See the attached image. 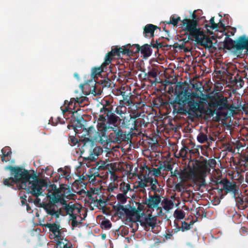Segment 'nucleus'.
Returning a JSON list of instances; mask_svg holds the SVG:
<instances>
[{"label":"nucleus","mask_w":248,"mask_h":248,"mask_svg":"<svg viewBox=\"0 0 248 248\" xmlns=\"http://www.w3.org/2000/svg\"><path fill=\"white\" fill-rule=\"evenodd\" d=\"M96 84L93 86L91 93L94 95H100L102 93L103 89L105 87H110L111 84V80L108 78H104L95 81Z\"/></svg>","instance_id":"obj_17"},{"label":"nucleus","mask_w":248,"mask_h":248,"mask_svg":"<svg viewBox=\"0 0 248 248\" xmlns=\"http://www.w3.org/2000/svg\"><path fill=\"white\" fill-rule=\"evenodd\" d=\"M157 29L160 30V28L155 25L148 24L144 27L143 34L145 37H154L155 31Z\"/></svg>","instance_id":"obj_24"},{"label":"nucleus","mask_w":248,"mask_h":248,"mask_svg":"<svg viewBox=\"0 0 248 248\" xmlns=\"http://www.w3.org/2000/svg\"><path fill=\"white\" fill-rule=\"evenodd\" d=\"M57 193L68 199H71L74 196L69 187L64 184L61 185L59 188H57Z\"/></svg>","instance_id":"obj_22"},{"label":"nucleus","mask_w":248,"mask_h":248,"mask_svg":"<svg viewBox=\"0 0 248 248\" xmlns=\"http://www.w3.org/2000/svg\"><path fill=\"white\" fill-rule=\"evenodd\" d=\"M208 105L211 108H216L218 111L224 110L227 108L228 98L222 94L216 93L210 96Z\"/></svg>","instance_id":"obj_13"},{"label":"nucleus","mask_w":248,"mask_h":248,"mask_svg":"<svg viewBox=\"0 0 248 248\" xmlns=\"http://www.w3.org/2000/svg\"><path fill=\"white\" fill-rule=\"evenodd\" d=\"M188 148L184 146L180 151L179 155L182 158H186L188 153Z\"/></svg>","instance_id":"obj_49"},{"label":"nucleus","mask_w":248,"mask_h":248,"mask_svg":"<svg viewBox=\"0 0 248 248\" xmlns=\"http://www.w3.org/2000/svg\"><path fill=\"white\" fill-rule=\"evenodd\" d=\"M176 218L178 219H182L185 217V213L182 210H176L174 213Z\"/></svg>","instance_id":"obj_47"},{"label":"nucleus","mask_w":248,"mask_h":248,"mask_svg":"<svg viewBox=\"0 0 248 248\" xmlns=\"http://www.w3.org/2000/svg\"><path fill=\"white\" fill-rule=\"evenodd\" d=\"M45 182L43 180L38 179L35 174H33V176L31 179L27 183L26 187L25 188H21V189H25L27 193L31 194L32 196L35 197L33 199L31 197H29L28 201L35 204H38L40 202V199L39 198L40 196H44L43 193V187L45 186Z\"/></svg>","instance_id":"obj_5"},{"label":"nucleus","mask_w":248,"mask_h":248,"mask_svg":"<svg viewBox=\"0 0 248 248\" xmlns=\"http://www.w3.org/2000/svg\"><path fill=\"white\" fill-rule=\"evenodd\" d=\"M217 188L218 195L221 199H223L225 195L228 193L232 194V197L237 199V202L242 205L243 208H246L248 203H245L243 198L239 197L241 192L239 190V186L235 182H230L227 179H223L220 181L216 182Z\"/></svg>","instance_id":"obj_3"},{"label":"nucleus","mask_w":248,"mask_h":248,"mask_svg":"<svg viewBox=\"0 0 248 248\" xmlns=\"http://www.w3.org/2000/svg\"><path fill=\"white\" fill-rule=\"evenodd\" d=\"M175 93L176 96L174 99L170 102V104L173 108L172 113L173 115L178 114V109L179 107H185L193 96L192 93H191L186 90L178 92L176 91Z\"/></svg>","instance_id":"obj_9"},{"label":"nucleus","mask_w":248,"mask_h":248,"mask_svg":"<svg viewBox=\"0 0 248 248\" xmlns=\"http://www.w3.org/2000/svg\"><path fill=\"white\" fill-rule=\"evenodd\" d=\"M205 163L200 165L199 160L190 159L187 166V170H184L185 181L191 180L193 182L197 179H200L203 174V170L207 168Z\"/></svg>","instance_id":"obj_7"},{"label":"nucleus","mask_w":248,"mask_h":248,"mask_svg":"<svg viewBox=\"0 0 248 248\" xmlns=\"http://www.w3.org/2000/svg\"><path fill=\"white\" fill-rule=\"evenodd\" d=\"M149 182L150 183L151 189L152 191L155 192V193H156V192H159V190L157 189L156 186V185L158 184L157 179H155L154 180L153 178H151L149 180Z\"/></svg>","instance_id":"obj_41"},{"label":"nucleus","mask_w":248,"mask_h":248,"mask_svg":"<svg viewBox=\"0 0 248 248\" xmlns=\"http://www.w3.org/2000/svg\"><path fill=\"white\" fill-rule=\"evenodd\" d=\"M118 106L115 110V112L119 115H121L122 114L124 113V110H122V108L123 107H124V109H125L126 107V106Z\"/></svg>","instance_id":"obj_62"},{"label":"nucleus","mask_w":248,"mask_h":248,"mask_svg":"<svg viewBox=\"0 0 248 248\" xmlns=\"http://www.w3.org/2000/svg\"><path fill=\"white\" fill-rule=\"evenodd\" d=\"M55 191L51 194L49 195L48 197H49V204L50 206H53L56 203L59 202V198L60 194L57 193V188L55 186Z\"/></svg>","instance_id":"obj_28"},{"label":"nucleus","mask_w":248,"mask_h":248,"mask_svg":"<svg viewBox=\"0 0 248 248\" xmlns=\"http://www.w3.org/2000/svg\"><path fill=\"white\" fill-rule=\"evenodd\" d=\"M204 163H205V165L207 166V168H206L205 170H203V173L209 171L210 170V168L213 167L216 164V161L214 159H209V160H204L202 161L199 160V164L200 165Z\"/></svg>","instance_id":"obj_29"},{"label":"nucleus","mask_w":248,"mask_h":248,"mask_svg":"<svg viewBox=\"0 0 248 248\" xmlns=\"http://www.w3.org/2000/svg\"><path fill=\"white\" fill-rule=\"evenodd\" d=\"M88 98L86 97H77V98H72L70 99V101L68 102L67 100H65L64 101V104L66 105L67 103L68 104L67 107H65V109L62 110L63 113H64L66 111H69V109H72V107H73V103L75 102L74 105L73 107H75L76 103H78L80 107L84 106V105L83 104V103L87 100Z\"/></svg>","instance_id":"obj_20"},{"label":"nucleus","mask_w":248,"mask_h":248,"mask_svg":"<svg viewBox=\"0 0 248 248\" xmlns=\"http://www.w3.org/2000/svg\"><path fill=\"white\" fill-rule=\"evenodd\" d=\"M234 82L240 88H242L244 85V81L243 79V78L240 76L238 74L234 77Z\"/></svg>","instance_id":"obj_40"},{"label":"nucleus","mask_w":248,"mask_h":248,"mask_svg":"<svg viewBox=\"0 0 248 248\" xmlns=\"http://www.w3.org/2000/svg\"><path fill=\"white\" fill-rule=\"evenodd\" d=\"M133 209L134 215L136 217L138 220H139V218L140 219L141 218L142 213H141V212L143 211L144 209V205H142L140 203H139L137 208L134 207Z\"/></svg>","instance_id":"obj_36"},{"label":"nucleus","mask_w":248,"mask_h":248,"mask_svg":"<svg viewBox=\"0 0 248 248\" xmlns=\"http://www.w3.org/2000/svg\"><path fill=\"white\" fill-rule=\"evenodd\" d=\"M2 156L1 160L2 162H7L9 161V157L11 155L12 152L8 147H5L1 149Z\"/></svg>","instance_id":"obj_30"},{"label":"nucleus","mask_w":248,"mask_h":248,"mask_svg":"<svg viewBox=\"0 0 248 248\" xmlns=\"http://www.w3.org/2000/svg\"><path fill=\"white\" fill-rule=\"evenodd\" d=\"M181 18L180 16H177L176 15H173L170 17V20L168 21H165L167 24H172L174 26H177L178 22L181 21Z\"/></svg>","instance_id":"obj_34"},{"label":"nucleus","mask_w":248,"mask_h":248,"mask_svg":"<svg viewBox=\"0 0 248 248\" xmlns=\"http://www.w3.org/2000/svg\"><path fill=\"white\" fill-rule=\"evenodd\" d=\"M86 121L82 116H79L76 119L74 118L71 121V124L67 125V128L70 129L72 127L76 135L78 133L79 131H84V129H86L83 124Z\"/></svg>","instance_id":"obj_18"},{"label":"nucleus","mask_w":248,"mask_h":248,"mask_svg":"<svg viewBox=\"0 0 248 248\" xmlns=\"http://www.w3.org/2000/svg\"><path fill=\"white\" fill-rule=\"evenodd\" d=\"M45 226L49 229V231L54 234L55 237L58 238L56 248H72V243L62 237L60 229V226L59 224L47 223L45 224Z\"/></svg>","instance_id":"obj_11"},{"label":"nucleus","mask_w":248,"mask_h":248,"mask_svg":"<svg viewBox=\"0 0 248 248\" xmlns=\"http://www.w3.org/2000/svg\"><path fill=\"white\" fill-rule=\"evenodd\" d=\"M240 39V36L236 41H233L232 39L229 38L228 35H227L224 42V47L228 50H231L232 48H235L236 51H240L241 49H238L237 48V46L238 44Z\"/></svg>","instance_id":"obj_23"},{"label":"nucleus","mask_w":248,"mask_h":248,"mask_svg":"<svg viewBox=\"0 0 248 248\" xmlns=\"http://www.w3.org/2000/svg\"><path fill=\"white\" fill-rule=\"evenodd\" d=\"M243 158L244 160H243L242 161L245 162V164L244 165V167L246 169L248 170V154L247 155H243Z\"/></svg>","instance_id":"obj_64"},{"label":"nucleus","mask_w":248,"mask_h":248,"mask_svg":"<svg viewBox=\"0 0 248 248\" xmlns=\"http://www.w3.org/2000/svg\"><path fill=\"white\" fill-rule=\"evenodd\" d=\"M202 12V11L201 10H195L191 14V19H190V20H193L194 21H198V22H199L201 18L198 15H200Z\"/></svg>","instance_id":"obj_44"},{"label":"nucleus","mask_w":248,"mask_h":248,"mask_svg":"<svg viewBox=\"0 0 248 248\" xmlns=\"http://www.w3.org/2000/svg\"><path fill=\"white\" fill-rule=\"evenodd\" d=\"M182 25L185 26L184 30L188 32V39L195 41L197 44L205 48L212 49L213 47L212 38L213 36L209 37L204 33L199 27L198 21L185 18L181 21Z\"/></svg>","instance_id":"obj_1"},{"label":"nucleus","mask_w":248,"mask_h":248,"mask_svg":"<svg viewBox=\"0 0 248 248\" xmlns=\"http://www.w3.org/2000/svg\"><path fill=\"white\" fill-rule=\"evenodd\" d=\"M149 178H146L145 176H144V179L141 180L140 181L138 182L137 186H136V188H145L147 186V183L149 182Z\"/></svg>","instance_id":"obj_39"},{"label":"nucleus","mask_w":248,"mask_h":248,"mask_svg":"<svg viewBox=\"0 0 248 248\" xmlns=\"http://www.w3.org/2000/svg\"><path fill=\"white\" fill-rule=\"evenodd\" d=\"M237 48L241 50L246 49L248 55V37H247L245 35L241 36Z\"/></svg>","instance_id":"obj_25"},{"label":"nucleus","mask_w":248,"mask_h":248,"mask_svg":"<svg viewBox=\"0 0 248 248\" xmlns=\"http://www.w3.org/2000/svg\"><path fill=\"white\" fill-rule=\"evenodd\" d=\"M192 224H188V223L183 221L182 222L181 231L185 232L186 231L189 230L191 229V225Z\"/></svg>","instance_id":"obj_56"},{"label":"nucleus","mask_w":248,"mask_h":248,"mask_svg":"<svg viewBox=\"0 0 248 248\" xmlns=\"http://www.w3.org/2000/svg\"><path fill=\"white\" fill-rule=\"evenodd\" d=\"M187 108L185 107H180L178 109V114H188L193 117L198 116V113H201L203 109V103L201 100H195L193 95L186 104Z\"/></svg>","instance_id":"obj_8"},{"label":"nucleus","mask_w":248,"mask_h":248,"mask_svg":"<svg viewBox=\"0 0 248 248\" xmlns=\"http://www.w3.org/2000/svg\"><path fill=\"white\" fill-rule=\"evenodd\" d=\"M160 166L162 167V169L164 170L171 171L173 169V165L170 163L167 162V163H164L163 165H160Z\"/></svg>","instance_id":"obj_55"},{"label":"nucleus","mask_w":248,"mask_h":248,"mask_svg":"<svg viewBox=\"0 0 248 248\" xmlns=\"http://www.w3.org/2000/svg\"><path fill=\"white\" fill-rule=\"evenodd\" d=\"M101 227L102 229H107L111 227V223L109 220H103L101 223Z\"/></svg>","instance_id":"obj_52"},{"label":"nucleus","mask_w":248,"mask_h":248,"mask_svg":"<svg viewBox=\"0 0 248 248\" xmlns=\"http://www.w3.org/2000/svg\"><path fill=\"white\" fill-rule=\"evenodd\" d=\"M108 64L104 65V62L102 63L100 66L97 67H94L92 70V77L95 78L97 76L101 75L102 72L105 71L107 69V66Z\"/></svg>","instance_id":"obj_26"},{"label":"nucleus","mask_w":248,"mask_h":248,"mask_svg":"<svg viewBox=\"0 0 248 248\" xmlns=\"http://www.w3.org/2000/svg\"><path fill=\"white\" fill-rule=\"evenodd\" d=\"M82 146L79 148L83 161L90 163L97 160L98 156L102 152V149L95 144L93 140L85 138L80 141Z\"/></svg>","instance_id":"obj_4"},{"label":"nucleus","mask_w":248,"mask_h":248,"mask_svg":"<svg viewBox=\"0 0 248 248\" xmlns=\"http://www.w3.org/2000/svg\"><path fill=\"white\" fill-rule=\"evenodd\" d=\"M161 200V196L157 193H155L154 195H149V198L145 199L144 204L150 209L157 208L158 211V215L162 214V208L158 207V205Z\"/></svg>","instance_id":"obj_16"},{"label":"nucleus","mask_w":248,"mask_h":248,"mask_svg":"<svg viewBox=\"0 0 248 248\" xmlns=\"http://www.w3.org/2000/svg\"><path fill=\"white\" fill-rule=\"evenodd\" d=\"M64 210L68 215L75 213L76 212L78 213L80 212V209L75 204H66V206H64Z\"/></svg>","instance_id":"obj_31"},{"label":"nucleus","mask_w":248,"mask_h":248,"mask_svg":"<svg viewBox=\"0 0 248 248\" xmlns=\"http://www.w3.org/2000/svg\"><path fill=\"white\" fill-rule=\"evenodd\" d=\"M174 176L176 177H179L182 181H185V176L184 175V171L181 170H178L175 169L174 170Z\"/></svg>","instance_id":"obj_48"},{"label":"nucleus","mask_w":248,"mask_h":248,"mask_svg":"<svg viewBox=\"0 0 248 248\" xmlns=\"http://www.w3.org/2000/svg\"><path fill=\"white\" fill-rule=\"evenodd\" d=\"M126 194L123 192V193H119L117 195V199L122 203H124L126 202Z\"/></svg>","instance_id":"obj_54"},{"label":"nucleus","mask_w":248,"mask_h":248,"mask_svg":"<svg viewBox=\"0 0 248 248\" xmlns=\"http://www.w3.org/2000/svg\"><path fill=\"white\" fill-rule=\"evenodd\" d=\"M117 216L121 218H124V213L126 207L121 204H118L114 207Z\"/></svg>","instance_id":"obj_32"},{"label":"nucleus","mask_w":248,"mask_h":248,"mask_svg":"<svg viewBox=\"0 0 248 248\" xmlns=\"http://www.w3.org/2000/svg\"><path fill=\"white\" fill-rule=\"evenodd\" d=\"M87 177L89 179V181L90 183H95V176L92 175V174L89 171L88 174L87 175Z\"/></svg>","instance_id":"obj_63"},{"label":"nucleus","mask_w":248,"mask_h":248,"mask_svg":"<svg viewBox=\"0 0 248 248\" xmlns=\"http://www.w3.org/2000/svg\"><path fill=\"white\" fill-rule=\"evenodd\" d=\"M58 171L60 173L58 174V179L65 177L67 180H69V179L71 178V177L69 176V174H68V172L67 170H63L62 168H61L58 169Z\"/></svg>","instance_id":"obj_38"},{"label":"nucleus","mask_w":248,"mask_h":248,"mask_svg":"<svg viewBox=\"0 0 248 248\" xmlns=\"http://www.w3.org/2000/svg\"><path fill=\"white\" fill-rule=\"evenodd\" d=\"M157 76V72L155 68H152L149 72L148 73V75L146 73L145 74V78H156Z\"/></svg>","instance_id":"obj_51"},{"label":"nucleus","mask_w":248,"mask_h":248,"mask_svg":"<svg viewBox=\"0 0 248 248\" xmlns=\"http://www.w3.org/2000/svg\"><path fill=\"white\" fill-rule=\"evenodd\" d=\"M5 170L10 171L11 176L16 182V188L18 190L26 187L27 183L33 176V174L30 173L28 170L19 166L8 165L5 167Z\"/></svg>","instance_id":"obj_6"},{"label":"nucleus","mask_w":248,"mask_h":248,"mask_svg":"<svg viewBox=\"0 0 248 248\" xmlns=\"http://www.w3.org/2000/svg\"><path fill=\"white\" fill-rule=\"evenodd\" d=\"M131 52V50L127 48H124V46L122 47L118 46H114L111 47V50L108 52L106 55L104 65L109 64L113 59L115 58L116 57L120 56V54L128 55Z\"/></svg>","instance_id":"obj_14"},{"label":"nucleus","mask_w":248,"mask_h":248,"mask_svg":"<svg viewBox=\"0 0 248 248\" xmlns=\"http://www.w3.org/2000/svg\"><path fill=\"white\" fill-rule=\"evenodd\" d=\"M160 40V38L158 39V40H156L155 44H152V46L154 48H161L162 47H170L172 46L169 45L167 44L165 41L159 42L158 41Z\"/></svg>","instance_id":"obj_37"},{"label":"nucleus","mask_w":248,"mask_h":248,"mask_svg":"<svg viewBox=\"0 0 248 248\" xmlns=\"http://www.w3.org/2000/svg\"><path fill=\"white\" fill-rule=\"evenodd\" d=\"M134 46L136 47V50L135 52H140V53L144 56V57H148L152 55V45H149L147 44H146L141 46H140L139 44H135Z\"/></svg>","instance_id":"obj_21"},{"label":"nucleus","mask_w":248,"mask_h":248,"mask_svg":"<svg viewBox=\"0 0 248 248\" xmlns=\"http://www.w3.org/2000/svg\"><path fill=\"white\" fill-rule=\"evenodd\" d=\"M97 196H96L95 198H93V200L94 202H97L99 204L100 206L104 207L106 205V202L101 199L97 200Z\"/></svg>","instance_id":"obj_61"},{"label":"nucleus","mask_w":248,"mask_h":248,"mask_svg":"<svg viewBox=\"0 0 248 248\" xmlns=\"http://www.w3.org/2000/svg\"><path fill=\"white\" fill-rule=\"evenodd\" d=\"M138 113H133L129 116L124 117L122 122L124 127L130 129V131L134 130L139 132L142 125V123L144 120L139 118ZM143 124L144 123L143 122Z\"/></svg>","instance_id":"obj_12"},{"label":"nucleus","mask_w":248,"mask_h":248,"mask_svg":"<svg viewBox=\"0 0 248 248\" xmlns=\"http://www.w3.org/2000/svg\"><path fill=\"white\" fill-rule=\"evenodd\" d=\"M68 141L71 146H74L78 143V140L75 136H69Z\"/></svg>","instance_id":"obj_50"},{"label":"nucleus","mask_w":248,"mask_h":248,"mask_svg":"<svg viewBox=\"0 0 248 248\" xmlns=\"http://www.w3.org/2000/svg\"><path fill=\"white\" fill-rule=\"evenodd\" d=\"M197 140L201 143L206 142L207 141V135L200 132L197 136Z\"/></svg>","instance_id":"obj_45"},{"label":"nucleus","mask_w":248,"mask_h":248,"mask_svg":"<svg viewBox=\"0 0 248 248\" xmlns=\"http://www.w3.org/2000/svg\"><path fill=\"white\" fill-rule=\"evenodd\" d=\"M239 108V107L235 106L233 104L230 105L228 103L227 108H226V109H225V110H229L231 111L232 113H233L235 110L238 109Z\"/></svg>","instance_id":"obj_59"},{"label":"nucleus","mask_w":248,"mask_h":248,"mask_svg":"<svg viewBox=\"0 0 248 248\" xmlns=\"http://www.w3.org/2000/svg\"><path fill=\"white\" fill-rule=\"evenodd\" d=\"M134 209L133 208H131L130 206V208H126L125 213H124V217L126 216V217H131L134 216Z\"/></svg>","instance_id":"obj_53"},{"label":"nucleus","mask_w":248,"mask_h":248,"mask_svg":"<svg viewBox=\"0 0 248 248\" xmlns=\"http://www.w3.org/2000/svg\"><path fill=\"white\" fill-rule=\"evenodd\" d=\"M209 22H210V23L211 24V25H209L207 24H205L204 25V27L206 29L208 32H209L211 34H212L213 33L212 31H210L208 30V28H209L212 30L217 29L218 27V24H217L215 22L214 17H212L211 18V19H210Z\"/></svg>","instance_id":"obj_33"},{"label":"nucleus","mask_w":248,"mask_h":248,"mask_svg":"<svg viewBox=\"0 0 248 248\" xmlns=\"http://www.w3.org/2000/svg\"><path fill=\"white\" fill-rule=\"evenodd\" d=\"M85 132H86V135L89 136V138H93V134L95 131L94 128L93 126H90L88 129H84Z\"/></svg>","instance_id":"obj_57"},{"label":"nucleus","mask_w":248,"mask_h":248,"mask_svg":"<svg viewBox=\"0 0 248 248\" xmlns=\"http://www.w3.org/2000/svg\"><path fill=\"white\" fill-rule=\"evenodd\" d=\"M131 96L132 94L130 91L126 90V93L124 94V95L122 97L123 99L120 100V104L121 105L128 107L130 109L135 110L137 109V105H135V104L133 102Z\"/></svg>","instance_id":"obj_19"},{"label":"nucleus","mask_w":248,"mask_h":248,"mask_svg":"<svg viewBox=\"0 0 248 248\" xmlns=\"http://www.w3.org/2000/svg\"><path fill=\"white\" fill-rule=\"evenodd\" d=\"M140 222L141 226L144 227L145 229L151 227L154 229L157 223V218L151 214H146L144 212L141 213V218L138 220Z\"/></svg>","instance_id":"obj_15"},{"label":"nucleus","mask_w":248,"mask_h":248,"mask_svg":"<svg viewBox=\"0 0 248 248\" xmlns=\"http://www.w3.org/2000/svg\"><path fill=\"white\" fill-rule=\"evenodd\" d=\"M207 172L203 173L202 177H200V179H195L193 182L195 183L198 184V186L200 187H204L206 185V183L205 180V177L206 175Z\"/></svg>","instance_id":"obj_35"},{"label":"nucleus","mask_w":248,"mask_h":248,"mask_svg":"<svg viewBox=\"0 0 248 248\" xmlns=\"http://www.w3.org/2000/svg\"><path fill=\"white\" fill-rule=\"evenodd\" d=\"M173 205V202L171 200H166L164 201V204L163 206V208L165 210L168 211L172 208Z\"/></svg>","instance_id":"obj_46"},{"label":"nucleus","mask_w":248,"mask_h":248,"mask_svg":"<svg viewBox=\"0 0 248 248\" xmlns=\"http://www.w3.org/2000/svg\"><path fill=\"white\" fill-rule=\"evenodd\" d=\"M111 130L112 132L109 133L108 136L106 134L105 137H102L100 140L105 139L108 143H114L120 144L123 141L129 140L128 135L126 132L124 131L119 126H115L109 129V131Z\"/></svg>","instance_id":"obj_10"},{"label":"nucleus","mask_w":248,"mask_h":248,"mask_svg":"<svg viewBox=\"0 0 248 248\" xmlns=\"http://www.w3.org/2000/svg\"><path fill=\"white\" fill-rule=\"evenodd\" d=\"M162 169L161 166H159L158 168H153L152 171L153 172V174L155 176H159L161 174V170Z\"/></svg>","instance_id":"obj_60"},{"label":"nucleus","mask_w":248,"mask_h":248,"mask_svg":"<svg viewBox=\"0 0 248 248\" xmlns=\"http://www.w3.org/2000/svg\"><path fill=\"white\" fill-rule=\"evenodd\" d=\"M135 44L131 45L130 44H127L124 46V48H127L131 50V52L126 56H134L139 52H135L136 47L134 46Z\"/></svg>","instance_id":"obj_42"},{"label":"nucleus","mask_w":248,"mask_h":248,"mask_svg":"<svg viewBox=\"0 0 248 248\" xmlns=\"http://www.w3.org/2000/svg\"><path fill=\"white\" fill-rule=\"evenodd\" d=\"M2 183L4 186L11 187L16 190L18 189L16 188V182L14 180L12 176L7 178L3 179Z\"/></svg>","instance_id":"obj_27"},{"label":"nucleus","mask_w":248,"mask_h":248,"mask_svg":"<svg viewBox=\"0 0 248 248\" xmlns=\"http://www.w3.org/2000/svg\"><path fill=\"white\" fill-rule=\"evenodd\" d=\"M112 108L111 107H107L103 106L100 109V112L104 113L103 114L99 115L97 121V129L98 136L102 139V137H105L108 130L110 128L113 127L110 126L111 124L115 126L117 123L119 117L116 116L112 111ZM116 126H117L116 125Z\"/></svg>","instance_id":"obj_2"},{"label":"nucleus","mask_w":248,"mask_h":248,"mask_svg":"<svg viewBox=\"0 0 248 248\" xmlns=\"http://www.w3.org/2000/svg\"><path fill=\"white\" fill-rule=\"evenodd\" d=\"M185 188V185L182 183H178L175 185V188L178 192L184 191Z\"/></svg>","instance_id":"obj_58"},{"label":"nucleus","mask_w":248,"mask_h":248,"mask_svg":"<svg viewBox=\"0 0 248 248\" xmlns=\"http://www.w3.org/2000/svg\"><path fill=\"white\" fill-rule=\"evenodd\" d=\"M120 189L122 192L125 194H126L128 191H131L130 184H126L124 182H123L121 184Z\"/></svg>","instance_id":"obj_43"}]
</instances>
